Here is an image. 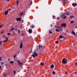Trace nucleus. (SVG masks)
<instances>
[{"instance_id":"nucleus-1","label":"nucleus","mask_w":77,"mask_h":77,"mask_svg":"<svg viewBox=\"0 0 77 77\" xmlns=\"http://www.w3.org/2000/svg\"><path fill=\"white\" fill-rule=\"evenodd\" d=\"M67 60L66 58H64L62 60V63L63 64H66L67 63Z\"/></svg>"},{"instance_id":"nucleus-2","label":"nucleus","mask_w":77,"mask_h":77,"mask_svg":"<svg viewBox=\"0 0 77 77\" xmlns=\"http://www.w3.org/2000/svg\"><path fill=\"white\" fill-rule=\"evenodd\" d=\"M32 57H33L34 58H35L36 56V57L38 56V54H37V53H36L35 52H34L33 54H32Z\"/></svg>"},{"instance_id":"nucleus-3","label":"nucleus","mask_w":77,"mask_h":77,"mask_svg":"<svg viewBox=\"0 0 77 77\" xmlns=\"http://www.w3.org/2000/svg\"><path fill=\"white\" fill-rule=\"evenodd\" d=\"M60 17H61V18H63L64 17V19L65 18H66V15L63 14H62L60 15Z\"/></svg>"},{"instance_id":"nucleus-4","label":"nucleus","mask_w":77,"mask_h":77,"mask_svg":"<svg viewBox=\"0 0 77 77\" xmlns=\"http://www.w3.org/2000/svg\"><path fill=\"white\" fill-rule=\"evenodd\" d=\"M61 27H66V23H62L61 25Z\"/></svg>"},{"instance_id":"nucleus-5","label":"nucleus","mask_w":77,"mask_h":77,"mask_svg":"<svg viewBox=\"0 0 77 77\" xmlns=\"http://www.w3.org/2000/svg\"><path fill=\"white\" fill-rule=\"evenodd\" d=\"M17 63H18L19 65H20V66H21L23 65V63H21L20 62V61H18L17 62Z\"/></svg>"},{"instance_id":"nucleus-6","label":"nucleus","mask_w":77,"mask_h":77,"mask_svg":"<svg viewBox=\"0 0 77 77\" xmlns=\"http://www.w3.org/2000/svg\"><path fill=\"white\" fill-rule=\"evenodd\" d=\"M16 20L17 21H21V18L20 17H19V18H16Z\"/></svg>"},{"instance_id":"nucleus-7","label":"nucleus","mask_w":77,"mask_h":77,"mask_svg":"<svg viewBox=\"0 0 77 77\" xmlns=\"http://www.w3.org/2000/svg\"><path fill=\"white\" fill-rule=\"evenodd\" d=\"M4 37H5V38H6V40L4 41H3V42H7L8 41V38H7V37H6L5 36H4Z\"/></svg>"},{"instance_id":"nucleus-8","label":"nucleus","mask_w":77,"mask_h":77,"mask_svg":"<svg viewBox=\"0 0 77 77\" xmlns=\"http://www.w3.org/2000/svg\"><path fill=\"white\" fill-rule=\"evenodd\" d=\"M28 32L29 33H32V29H29Z\"/></svg>"},{"instance_id":"nucleus-9","label":"nucleus","mask_w":77,"mask_h":77,"mask_svg":"<svg viewBox=\"0 0 77 77\" xmlns=\"http://www.w3.org/2000/svg\"><path fill=\"white\" fill-rule=\"evenodd\" d=\"M66 15H70V13H69V12H67L66 13Z\"/></svg>"},{"instance_id":"nucleus-10","label":"nucleus","mask_w":77,"mask_h":77,"mask_svg":"<svg viewBox=\"0 0 77 77\" xmlns=\"http://www.w3.org/2000/svg\"><path fill=\"white\" fill-rule=\"evenodd\" d=\"M23 44H22V42H21L20 45V48H23Z\"/></svg>"},{"instance_id":"nucleus-11","label":"nucleus","mask_w":77,"mask_h":77,"mask_svg":"<svg viewBox=\"0 0 77 77\" xmlns=\"http://www.w3.org/2000/svg\"><path fill=\"white\" fill-rule=\"evenodd\" d=\"M72 5L73 6H74V7H75V6H77V4L76 3H73L72 4Z\"/></svg>"},{"instance_id":"nucleus-12","label":"nucleus","mask_w":77,"mask_h":77,"mask_svg":"<svg viewBox=\"0 0 77 77\" xmlns=\"http://www.w3.org/2000/svg\"><path fill=\"white\" fill-rule=\"evenodd\" d=\"M9 10H8L7 11L5 12V15H6L8 14V11H9Z\"/></svg>"},{"instance_id":"nucleus-13","label":"nucleus","mask_w":77,"mask_h":77,"mask_svg":"<svg viewBox=\"0 0 77 77\" xmlns=\"http://www.w3.org/2000/svg\"><path fill=\"white\" fill-rule=\"evenodd\" d=\"M72 34H73L74 35H76V34H75V32H74L73 31H72Z\"/></svg>"},{"instance_id":"nucleus-14","label":"nucleus","mask_w":77,"mask_h":77,"mask_svg":"<svg viewBox=\"0 0 77 77\" xmlns=\"http://www.w3.org/2000/svg\"><path fill=\"white\" fill-rule=\"evenodd\" d=\"M59 38L60 39H62V38H63V37L62 35H60L59 37Z\"/></svg>"},{"instance_id":"nucleus-15","label":"nucleus","mask_w":77,"mask_h":77,"mask_svg":"<svg viewBox=\"0 0 77 77\" xmlns=\"http://www.w3.org/2000/svg\"><path fill=\"white\" fill-rule=\"evenodd\" d=\"M50 67L51 68H54V65L52 64L51 66Z\"/></svg>"},{"instance_id":"nucleus-16","label":"nucleus","mask_w":77,"mask_h":77,"mask_svg":"<svg viewBox=\"0 0 77 77\" xmlns=\"http://www.w3.org/2000/svg\"><path fill=\"white\" fill-rule=\"evenodd\" d=\"M14 31V28H12L10 30V32H13Z\"/></svg>"},{"instance_id":"nucleus-17","label":"nucleus","mask_w":77,"mask_h":77,"mask_svg":"<svg viewBox=\"0 0 77 77\" xmlns=\"http://www.w3.org/2000/svg\"><path fill=\"white\" fill-rule=\"evenodd\" d=\"M31 29H33V28H35V26H34L33 25H32L31 26Z\"/></svg>"},{"instance_id":"nucleus-18","label":"nucleus","mask_w":77,"mask_h":77,"mask_svg":"<svg viewBox=\"0 0 77 77\" xmlns=\"http://www.w3.org/2000/svg\"><path fill=\"white\" fill-rule=\"evenodd\" d=\"M23 12H22V13H20V15L21 16H22V15H23Z\"/></svg>"},{"instance_id":"nucleus-19","label":"nucleus","mask_w":77,"mask_h":77,"mask_svg":"<svg viewBox=\"0 0 77 77\" xmlns=\"http://www.w3.org/2000/svg\"><path fill=\"white\" fill-rule=\"evenodd\" d=\"M41 65H42V66H43L44 65V63H43L42 62H41V63L40 64Z\"/></svg>"},{"instance_id":"nucleus-20","label":"nucleus","mask_w":77,"mask_h":77,"mask_svg":"<svg viewBox=\"0 0 77 77\" xmlns=\"http://www.w3.org/2000/svg\"><path fill=\"white\" fill-rule=\"evenodd\" d=\"M70 18H74V16H71L70 17Z\"/></svg>"},{"instance_id":"nucleus-21","label":"nucleus","mask_w":77,"mask_h":77,"mask_svg":"<svg viewBox=\"0 0 77 77\" xmlns=\"http://www.w3.org/2000/svg\"><path fill=\"white\" fill-rule=\"evenodd\" d=\"M42 48V46L41 45H39V48L40 49V48Z\"/></svg>"},{"instance_id":"nucleus-22","label":"nucleus","mask_w":77,"mask_h":77,"mask_svg":"<svg viewBox=\"0 0 77 77\" xmlns=\"http://www.w3.org/2000/svg\"><path fill=\"white\" fill-rule=\"evenodd\" d=\"M56 31H57V32H59V29H58L56 30Z\"/></svg>"},{"instance_id":"nucleus-23","label":"nucleus","mask_w":77,"mask_h":77,"mask_svg":"<svg viewBox=\"0 0 77 77\" xmlns=\"http://www.w3.org/2000/svg\"><path fill=\"white\" fill-rule=\"evenodd\" d=\"M52 74H54H54H56V72H55L54 71H53Z\"/></svg>"},{"instance_id":"nucleus-24","label":"nucleus","mask_w":77,"mask_h":77,"mask_svg":"<svg viewBox=\"0 0 77 77\" xmlns=\"http://www.w3.org/2000/svg\"><path fill=\"white\" fill-rule=\"evenodd\" d=\"M74 22V21L72 20L71 21L70 24H72V23H73Z\"/></svg>"},{"instance_id":"nucleus-25","label":"nucleus","mask_w":77,"mask_h":77,"mask_svg":"<svg viewBox=\"0 0 77 77\" xmlns=\"http://www.w3.org/2000/svg\"><path fill=\"white\" fill-rule=\"evenodd\" d=\"M3 26H4V25L3 26V24H2L1 26H0V28H2Z\"/></svg>"},{"instance_id":"nucleus-26","label":"nucleus","mask_w":77,"mask_h":77,"mask_svg":"<svg viewBox=\"0 0 77 77\" xmlns=\"http://www.w3.org/2000/svg\"><path fill=\"white\" fill-rule=\"evenodd\" d=\"M5 65H8V63L7 62H5Z\"/></svg>"},{"instance_id":"nucleus-27","label":"nucleus","mask_w":77,"mask_h":77,"mask_svg":"<svg viewBox=\"0 0 77 77\" xmlns=\"http://www.w3.org/2000/svg\"><path fill=\"white\" fill-rule=\"evenodd\" d=\"M10 63H14V61H10Z\"/></svg>"},{"instance_id":"nucleus-28","label":"nucleus","mask_w":77,"mask_h":77,"mask_svg":"<svg viewBox=\"0 0 77 77\" xmlns=\"http://www.w3.org/2000/svg\"><path fill=\"white\" fill-rule=\"evenodd\" d=\"M25 35V34H24V33H22V35H21V36H24Z\"/></svg>"},{"instance_id":"nucleus-29","label":"nucleus","mask_w":77,"mask_h":77,"mask_svg":"<svg viewBox=\"0 0 77 77\" xmlns=\"http://www.w3.org/2000/svg\"><path fill=\"white\" fill-rule=\"evenodd\" d=\"M19 2V1L18 0L17 2H16V3L17 4V5H18V2Z\"/></svg>"},{"instance_id":"nucleus-30","label":"nucleus","mask_w":77,"mask_h":77,"mask_svg":"<svg viewBox=\"0 0 77 77\" xmlns=\"http://www.w3.org/2000/svg\"><path fill=\"white\" fill-rule=\"evenodd\" d=\"M49 33L50 34H52V32H51V31H49Z\"/></svg>"},{"instance_id":"nucleus-31","label":"nucleus","mask_w":77,"mask_h":77,"mask_svg":"<svg viewBox=\"0 0 77 77\" xmlns=\"http://www.w3.org/2000/svg\"><path fill=\"white\" fill-rule=\"evenodd\" d=\"M3 42V41H1L0 42V45H2V43Z\"/></svg>"},{"instance_id":"nucleus-32","label":"nucleus","mask_w":77,"mask_h":77,"mask_svg":"<svg viewBox=\"0 0 77 77\" xmlns=\"http://www.w3.org/2000/svg\"><path fill=\"white\" fill-rule=\"evenodd\" d=\"M3 64H4V62H2V63H1V65H3Z\"/></svg>"},{"instance_id":"nucleus-33","label":"nucleus","mask_w":77,"mask_h":77,"mask_svg":"<svg viewBox=\"0 0 77 77\" xmlns=\"http://www.w3.org/2000/svg\"><path fill=\"white\" fill-rule=\"evenodd\" d=\"M16 56H17V54H16L14 56V57L15 58V57H16Z\"/></svg>"},{"instance_id":"nucleus-34","label":"nucleus","mask_w":77,"mask_h":77,"mask_svg":"<svg viewBox=\"0 0 77 77\" xmlns=\"http://www.w3.org/2000/svg\"><path fill=\"white\" fill-rule=\"evenodd\" d=\"M18 33H20V29H19L18 30Z\"/></svg>"},{"instance_id":"nucleus-35","label":"nucleus","mask_w":77,"mask_h":77,"mask_svg":"<svg viewBox=\"0 0 77 77\" xmlns=\"http://www.w3.org/2000/svg\"><path fill=\"white\" fill-rule=\"evenodd\" d=\"M60 18L59 17H57V20H60Z\"/></svg>"},{"instance_id":"nucleus-36","label":"nucleus","mask_w":77,"mask_h":77,"mask_svg":"<svg viewBox=\"0 0 77 77\" xmlns=\"http://www.w3.org/2000/svg\"><path fill=\"white\" fill-rule=\"evenodd\" d=\"M56 44H58V43H59V42L58 41H56Z\"/></svg>"},{"instance_id":"nucleus-37","label":"nucleus","mask_w":77,"mask_h":77,"mask_svg":"<svg viewBox=\"0 0 77 77\" xmlns=\"http://www.w3.org/2000/svg\"><path fill=\"white\" fill-rule=\"evenodd\" d=\"M73 75H76V74L75 73V72H74L73 73Z\"/></svg>"},{"instance_id":"nucleus-38","label":"nucleus","mask_w":77,"mask_h":77,"mask_svg":"<svg viewBox=\"0 0 77 77\" xmlns=\"http://www.w3.org/2000/svg\"><path fill=\"white\" fill-rule=\"evenodd\" d=\"M0 61H1V60H2V57H0Z\"/></svg>"},{"instance_id":"nucleus-39","label":"nucleus","mask_w":77,"mask_h":77,"mask_svg":"<svg viewBox=\"0 0 77 77\" xmlns=\"http://www.w3.org/2000/svg\"><path fill=\"white\" fill-rule=\"evenodd\" d=\"M58 28H59V29H61V28H62V27L60 26L58 27Z\"/></svg>"},{"instance_id":"nucleus-40","label":"nucleus","mask_w":77,"mask_h":77,"mask_svg":"<svg viewBox=\"0 0 77 77\" xmlns=\"http://www.w3.org/2000/svg\"><path fill=\"white\" fill-rule=\"evenodd\" d=\"M16 73V72L14 70V74H15Z\"/></svg>"},{"instance_id":"nucleus-41","label":"nucleus","mask_w":77,"mask_h":77,"mask_svg":"<svg viewBox=\"0 0 77 77\" xmlns=\"http://www.w3.org/2000/svg\"><path fill=\"white\" fill-rule=\"evenodd\" d=\"M65 74H68V73H67V72H65Z\"/></svg>"},{"instance_id":"nucleus-42","label":"nucleus","mask_w":77,"mask_h":77,"mask_svg":"<svg viewBox=\"0 0 77 77\" xmlns=\"http://www.w3.org/2000/svg\"><path fill=\"white\" fill-rule=\"evenodd\" d=\"M8 35H11V33H8Z\"/></svg>"},{"instance_id":"nucleus-43","label":"nucleus","mask_w":77,"mask_h":77,"mask_svg":"<svg viewBox=\"0 0 77 77\" xmlns=\"http://www.w3.org/2000/svg\"><path fill=\"white\" fill-rule=\"evenodd\" d=\"M4 74V75L5 77H6V76H7V75H5V74Z\"/></svg>"},{"instance_id":"nucleus-44","label":"nucleus","mask_w":77,"mask_h":77,"mask_svg":"<svg viewBox=\"0 0 77 77\" xmlns=\"http://www.w3.org/2000/svg\"><path fill=\"white\" fill-rule=\"evenodd\" d=\"M55 27H58V26H55Z\"/></svg>"},{"instance_id":"nucleus-45","label":"nucleus","mask_w":77,"mask_h":77,"mask_svg":"<svg viewBox=\"0 0 77 77\" xmlns=\"http://www.w3.org/2000/svg\"><path fill=\"white\" fill-rule=\"evenodd\" d=\"M8 60H9V61H10V60H11V59H8Z\"/></svg>"},{"instance_id":"nucleus-46","label":"nucleus","mask_w":77,"mask_h":77,"mask_svg":"<svg viewBox=\"0 0 77 77\" xmlns=\"http://www.w3.org/2000/svg\"><path fill=\"white\" fill-rule=\"evenodd\" d=\"M75 65H76V66H77V62H76V63H75Z\"/></svg>"},{"instance_id":"nucleus-47","label":"nucleus","mask_w":77,"mask_h":77,"mask_svg":"<svg viewBox=\"0 0 77 77\" xmlns=\"http://www.w3.org/2000/svg\"><path fill=\"white\" fill-rule=\"evenodd\" d=\"M53 18H54V17H55V16H53Z\"/></svg>"},{"instance_id":"nucleus-48","label":"nucleus","mask_w":77,"mask_h":77,"mask_svg":"<svg viewBox=\"0 0 77 77\" xmlns=\"http://www.w3.org/2000/svg\"><path fill=\"white\" fill-rule=\"evenodd\" d=\"M60 30H61V31H62V28L60 29Z\"/></svg>"},{"instance_id":"nucleus-49","label":"nucleus","mask_w":77,"mask_h":77,"mask_svg":"<svg viewBox=\"0 0 77 77\" xmlns=\"http://www.w3.org/2000/svg\"><path fill=\"white\" fill-rule=\"evenodd\" d=\"M63 1H64V2H65L66 1V0H63Z\"/></svg>"},{"instance_id":"nucleus-50","label":"nucleus","mask_w":77,"mask_h":77,"mask_svg":"<svg viewBox=\"0 0 77 77\" xmlns=\"http://www.w3.org/2000/svg\"><path fill=\"white\" fill-rule=\"evenodd\" d=\"M21 22H22V23H23V20H22L21 21Z\"/></svg>"},{"instance_id":"nucleus-51","label":"nucleus","mask_w":77,"mask_h":77,"mask_svg":"<svg viewBox=\"0 0 77 77\" xmlns=\"http://www.w3.org/2000/svg\"><path fill=\"white\" fill-rule=\"evenodd\" d=\"M1 68H2V67H1V66H0V69H1Z\"/></svg>"},{"instance_id":"nucleus-52","label":"nucleus","mask_w":77,"mask_h":77,"mask_svg":"<svg viewBox=\"0 0 77 77\" xmlns=\"http://www.w3.org/2000/svg\"><path fill=\"white\" fill-rule=\"evenodd\" d=\"M65 34H64V35H66V33H64Z\"/></svg>"},{"instance_id":"nucleus-53","label":"nucleus","mask_w":77,"mask_h":77,"mask_svg":"<svg viewBox=\"0 0 77 77\" xmlns=\"http://www.w3.org/2000/svg\"><path fill=\"white\" fill-rule=\"evenodd\" d=\"M9 10H11V9L10 8V9H9Z\"/></svg>"},{"instance_id":"nucleus-54","label":"nucleus","mask_w":77,"mask_h":77,"mask_svg":"<svg viewBox=\"0 0 77 77\" xmlns=\"http://www.w3.org/2000/svg\"><path fill=\"white\" fill-rule=\"evenodd\" d=\"M3 32H1V33H3Z\"/></svg>"},{"instance_id":"nucleus-55","label":"nucleus","mask_w":77,"mask_h":77,"mask_svg":"<svg viewBox=\"0 0 77 77\" xmlns=\"http://www.w3.org/2000/svg\"><path fill=\"white\" fill-rule=\"evenodd\" d=\"M32 51H31V52H30V53H32Z\"/></svg>"},{"instance_id":"nucleus-56","label":"nucleus","mask_w":77,"mask_h":77,"mask_svg":"<svg viewBox=\"0 0 77 77\" xmlns=\"http://www.w3.org/2000/svg\"><path fill=\"white\" fill-rule=\"evenodd\" d=\"M75 74H76L77 73V72H75Z\"/></svg>"},{"instance_id":"nucleus-57","label":"nucleus","mask_w":77,"mask_h":77,"mask_svg":"<svg viewBox=\"0 0 77 77\" xmlns=\"http://www.w3.org/2000/svg\"><path fill=\"white\" fill-rule=\"evenodd\" d=\"M77 27H75V29H77Z\"/></svg>"},{"instance_id":"nucleus-58","label":"nucleus","mask_w":77,"mask_h":77,"mask_svg":"<svg viewBox=\"0 0 77 77\" xmlns=\"http://www.w3.org/2000/svg\"><path fill=\"white\" fill-rule=\"evenodd\" d=\"M7 1H9V0H7Z\"/></svg>"},{"instance_id":"nucleus-59","label":"nucleus","mask_w":77,"mask_h":77,"mask_svg":"<svg viewBox=\"0 0 77 77\" xmlns=\"http://www.w3.org/2000/svg\"><path fill=\"white\" fill-rule=\"evenodd\" d=\"M51 26H52V25H51Z\"/></svg>"},{"instance_id":"nucleus-60","label":"nucleus","mask_w":77,"mask_h":77,"mask_svg":"<svg viewBox=\"0 0 77 77\" xmlns=\"http://www.w3.org/2000/svg\"><path fill=\"white\" fill-rule=\"evenodd\" d=\"M76 34H77V32H76Z\"/></svg>"},{"instance_id":"nucleus-61","label":"nucleus","mask_w":77,"mask_h":77,"mask_svg":"<svg viewBox=\"0 0 77 77\" xmlns=\"http://www.w3.org/2000/svg\"><path fill=\"white\" fill-rule=\"evenodd\" d=\"M20 53V52H18V54H19V53Z\"/></svg>"},{"instance_id":"nucleus-62","label":"nucleus","mask_w":77,"mask_h":77,"mask_svg":"<svg viewBox=\"0 0 77 77\" xmlns=\"http://www.w3.org/2000/svg\"><path fill=\"white\" fill-rule=\"evenodd\" d=\"M66 32H68V30H67Z\"/></svg>"},{"instance_id":"nucleus-63","label":"nucleus","mask_w":77,"mask_h":77,"mask_svg":"<svg viewBox=\"0 0 77 77\" xmlns=\"http://www.w3.org/2000/svg\"><path fill=\"white\" fill-rule=\"evenodd\" d=\"M72 47V46H71V47Z\"/></svg>"},{"instance_id":"nucleus-64","label":"nucleus","mask_w":77,"mask_h":77,"mask_svg":"<svg viewBox=\"0 0 77 77\" xmlns=\"http://www.w3.org/2000/svg\"><path fill=\"white\" fill-rule=\"evenodd\" d=\"M4 62H5V61Z\"/></svg>"}]
</instances>
